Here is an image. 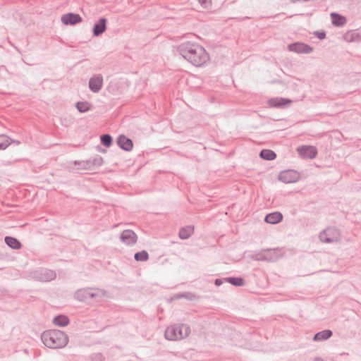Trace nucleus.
I'll use <instances>...</instances> for the list:
<instances>
[{
  "mask_svg": "<svg viewBox=\"0 0 361 361\" xmlns=\"http://www.w3.org/2000/svg\"><path fill=\"white\" fill-rule=\"evenodd\" d=\"M331 22L334 26L342 27L346 23V19L343 16L336 13H331Z\"/></svg>",
  "mask_w": 361,
  "mask_h": 361,
  "instance_id": "18",
  "label": "nucleus"
},
{
  "mask_svg": "<svg viewBox=\"0 0 361 361\" xmlns=\"http://www.w3.org/2000/svg\"><path fill=\"white\" fill-rule=\"evenodd\" d=\"M44 345L49 348L57 349L65 347L68 342V336L60 330H47L41 335Z\"/></svg>",
  "mask_w": 361,
  "mask_h": 361,
  "instance_id": "2",
  "label": "nucleus"
},
{
  "mask_svg": "<svg viewBox=\"0 0 361 361\" xmlns=\"http://www.w3.org/2000/svg\"><path fill=\"white\" fill-rule=\"evenodd\" d=\"M27 278L29 279L40 281L43 283L50 282L56 278V273L47 268H38L27 274Z\"/></svg>",
  "mask_w": 361,
  "mask_h": 361,
  "instance_id": "5",
  "label": "nucleus"
},
{
  "mask_svg": "<svg viewBox=\"0 0 361 361\" xmlns=\"http://www.w3.org/2000/svg\"><path fill=\"white\" fill-rule=\"evenodd\" d=\"M116 142L118 145L125 151H131L133 147V141L123 135H119Z\"/></svg>",
  "mask_w": 361,
  "mask_h": 361,
  "instance_id": "13",
  "label": "nucleus"
},
{
  "mask_svg": "<svg viewBox=\"0 0 361 361\" xmlns=\"http://www.w3.org/2000/svg\"><path fill=\"white\" fill-rule=\"evenodd\" d=\"M224 280L235 286H243L245 284V280L241 277H228Z\"/></svg>",
  "mask_w": 361,
  "mask_h": 361,
  "instance_id": "24",
  "label": "nucleus"
},
{
  "mask_svg": "<svg viewBox=\"0 0 361 361\" xmlns=\"http://www.w3.org/2000/svg\"><path fill=\"white\" fill-rule=\"evenodd\" d=\"M314 361H323V360L320 357H317L314 359Z\"/></svg>",
  "mask_w": 361,
  "mask_h": 361,
  "instance_id": "36",
  "label": "nucleus"
},
{
  "mask_svg": "<svg viewBox=\"0 0 361 361\" xmlns=\"http://www.w3.org/2000/svg\"><path fill=\"white\" fill-rule=\"evenodd\" d=\"M101 143L106 147H109L112 144V137L109 134H104L101 136Z\"/></svg>",
  "mask_w": 361,
  "mask_h": 361,
  "instance_id": "28",
  "label": "nucleus"
},
{
  "mask_svg": "<svg viewBox=\"0 0 361 361\" xmlns=\"http://www.w3.org/2000/svg\"><path fill=\"white\" fill-rule=\"evenodd\" d=\"M106 291L97 288H85L77 290L74 293L75 300L80 302L101 301L105 296Z\"/></svg>",
  "mask_w": 361,
  "mask_h": 361,
  "instance_id": "3",
  "label": "nucleus"
},
{
  "mask_svg": "<svg viewBox=\"0 0 361 361\" xmlns=\"http://www.w3.org/2000/svg\"><path fill=\"white\" fill-rule=\"evenodd\" d=\"M179 54L192 65L200 67L209 61V55L204 47L191 42H183L178 47Z\"/></svg>",
  "mask_w": 361,
  "mask_h": 361,
  "instance_id": "1",
  "label": "nucleus"
},
{
  "mask_svg": "<svg viewBox=\"0 0 361 361\" xmlns=\"http://www.w3.org/2000/svg\"><path fill=\"white\" fill-rule=\"evenodd\" d=\"M134 257L136 261L144 262L147 261L149 259V255L147 252H146L145 250H142L141 252L135 253Z\"/></svg>",
  "mask_w": 361,
  "mask_h": 361,
  "instance_id": "27",
  "label": "nucleus"
},
{
  "mask_svg": "<svg viewBox=\"0 0 361 361\" xmlns=\"http://www.w3.org/2000/svg\"><path fill=\"white\" fill-rule=\"evenodd\" d=\"M103 85V77L101 75H93L89 80V88L93 92H98Z\"/></svg>",
  "mask_w": 361,
  "mask_h": 361,
  "instance_id": "10",
  "label": "nucleus"
},
{
  "mask_svg": "<svg viewBox=\"0 0 361 361\" xmlns=\"http://www.w3.org/2000/svg\"><path fill=\"white\" fill-rule=\"evenodd\" d=\"M106 29V19L105 18H101L99 22L94 24L93 27V35L98 37L101 35Z\"/></svg>",
  "mask_w": 361,
  "mask_h": 361,
  "instance_id": "16",
  "label": "nucleus"
},
{
  "mask_svg": "<svg viewBox=\"0 0 361 361\" xmlns=\"http://www.w3.org/2000/svg\"><path fill=\"white\" fill-rule=\"evenodd\" d=\"M319 240L324 243H333L338 242L341 238L340 231L335 227H328L320 232Z\"/></svg>",
  "mask_w": 361,
  "mask_h": 361,
  "instance_id": "7",
  "label": "nucleus"
},
{
  "mask_svg": "<svg viewBox=\"0 0 361 361\" xmlns=\"http://www.w3.org/2000/svg\"><path fill=\"white\" fill-rule=\"evenodd\" d=\"M279 178L285 183H290L297 181L298 176L291 171H286L280 173Z\"/></svg>",
  "mask_w": 361,
  "mask_h": 361,
  "instance_id": "15",
  "label": "nucleus"
},
{
  "mask_svg": "<svg viewBox=\"0 0 361 361\" xmlns=\"http://www.w3.org/2000/svg\"><path fill=\"white\" fill-rule=\"evenodd\" d=\"M223 280H224V279H216V280H215V284H216V286H220V285H221V284L223 283Z\"/></svg>",
  "mask_w": 361,
  "mask_h": 361,
  "instance_id": "33",
  "label": "nucleus"
},
{
  "mask_svg": "<svg viewBox=\"0 0 361 361\" xmlns=\"http://www.w3.org/2000/svg\"><path fill=\"white\" fill-rule=\"evenodd\" d=\"M53 323L58 326H65L68 324L69 319L65 315H58L53 319Z\"/></svg>",
  "mask_w": 361,
  "mask_h": 361,
  "instance_id": "22",
  "label": "nucleus"
},
{
  "mask_svg": "<svg viewBox=\"0 0 361 361\" xmlns=\"http://www.w3.org/2000/svg\"><path fill=\"white\" fill-rule=\"evenodd\" d=\"M290 103L291 101L290 99L281 97H274L268 100V104L271 107L276 108H283Z\"/></svg>",
  "mask_w": 361,
  "mask_h": 361,
  "instance_id": "14",
  "label": "nucleus"
},
{
  "mask_svg": "<svg viewBox=\"0 0 361 361\" xmlns=\"http://www.w3.org/2000/svg\"><path fill=\"white\" fill-rule=\"evenodd\" d=\"M283 219V215L279 212L268 214L264 219V221L268 224H276L281 222Z\"/></svg>",
  "mask_w": 361,
  "mask_h": 361,
  "instance_id": "17",
  "label": "nucleus"
},
{
  "mask_svg": "<svg viewBox=\"0 0 361 361\" xmlns=\"http://www.w3.org/2000/svg\"><path fill=\"white\" fill-rule=\"evenodd\" d=\"M348 36H349V35H348V34H347V35H346V36H345L346 39H348V40H350V41H351V40L355 39V37H358V34H357V33H354V32H353V33H351V34H350L351 37H350V39H348Z\"/></svg>",
  "mask_w": 361,
  "mask_h": 361,
  "instance_id": "31",
  "label": "nucleus"
},
{
  "mask_svg": "<svg viewBox=\"0 0 361 361\" xmlns=\"http://www.w3.org/2000/svg\"><path fill=\"white\" fill-rule=\"evenodd\" d=\"M120 239L125 245L131 246L136 243L137 236L133 231L125 230L121 233Z\"/></svg>",
  "mask_w": 361,
  "mask_h": 361,
  "instance_id": "9",
  "label": "nucleus"
},
{
  "mask_svg": "<svg viewBox=\"0 0 361 361\" xmlns=\"http://www.w3.org/2000/svg\"><path fill=\"white\" fill-rule=\"evenodd\" d=\"M5 243L8 247L14 250H19L22 246L18 240L11 236H6L5 238Z\"/></svg>",
  "mask_w": 361,
  "mask_h": 361,
  "instance_id": "21",
  "label": "nucleus"
},
{
  "mask_svg": "<svg viewBox=\"0 0 361 361\" xmlns=\"http://www.w3.org/2000/svg\"><path fill=\"white\" fill-rule=\"evenodd\" d=\"M297 150L299 154L304 158L313 159L317 154L316 148L313 146H301Z\"/></svg>",
  "mask_w": 361,
  "mask_h": 361,
  "instance_id": "11",
  "label": "nucleus"
},
{
  "mask_svg": "<svg viewBox=\"0 0 361 361\" xmlns=\"http://www.w3.org/2000/svg\"><path fill=\"white\" fill-rule=\"evenodd\" d=\"M203 8H208L211 4V0H198Z\"/></svg>",
  "mask_w": 361,
  "mask_h": 361,
  "instance_id": "30",
  "label": "nucleus"
},
{
  "mask_svg": "<svg viewBox=\"0 0 361 361\" xmlns=\"http://www.w3.org/2000/svg\"><path fill=\"white\" fill-rule=\"evenodd\" d=\"M190 333V327L186 324H175L168 326L164 336L167 340L178 341L186 338Z\"/></svg>",
  "mask_w": 361,
  "mask_h": 361,
  "instance_id": "4",
  "label": "nucleus"
},
{
  "mask_svg": "<svg viewBox=\"0 0 361 361\" xmlns=\"http://www.w3.org/2000/svg\"><path fill=\"white\" fill-rule=\"evenodd\" d=\"M61 21L65 25H75L82 21L79 14L69 13L61 16Z\"/></svg>",
  "mask_w": 361,
  "mask_h": 361,
  "instance_id": "12",
  "label": "nucleus"
},
{
  "mask_svg": "<svg viewBox=\"0 0 361 361\" xmlns=\"http://www.w3.org/2000/svg\"><path fill=\"white\" fill-rule=\"evenodd\" d=\"M12 143V139L5 135H0V150L5 149Z\"/></svg>",
  "mask_w": 361,
  "mask_h": 361,
  "instance_id": "26",
  "label": "nucleus"
},
{
  "mask_svg": "<svg viewBox=\"0 0 361 361\" xmlns=\"http://www.w3.org/2000/svg\"><path fill=\"white\" fill-rule=\"evenodd\" d=\"M281 256V250L279 249H267L260 252L253 253L250 258L255 261L274 262Z\"/></svg>",
  "mask_w": 361,
  "mask_h": 361,
  "instance_id": "6",
  "label": "nucleus"
},
{
  "mask_svg": "<svg viewBox=\"0 0 361 361\" xmlns=\"http://www.w3.org/2000/svg\"><path fill=\"white\" fill-rule=\"evenodd\" d=\"M193 232L194 227L191 226H187L180 229L178 235L180 239L185 240L189 238Z\"/></svg>",
  "mask_w": 361,
  "mask_h": 361,
  "instance_id": "20",
  "label": "nucleus"
},
{
  "mask_svg": "<svg viewBox=\"0 0 361 361\" xmlns=\"http://www.w3.org/2000/svg\"><path fill=\"white\" fill-rule=\"evenodd\" d=\"M259 156L265 160H273L276 157L275 152L271 149H262L259 153Z\"/></svg>",
  "mask_w": 361,
  "mask_h": 361,
  "instance_id": "23",
  "label": "nucleus"
},
{
  "mask_svg": "<svg viewBox=\"0 0 361 361\" xmlns=\"http://www.w3.org/2000/svg\"><path fill=\"white\" fill-rule=\"evenodd\" d=\"M94 163L99 165H101L102 163V158L101 157H99L96 159H94Z\"/></svg>",
  "mask_w": 361,
  "mask_h": 361,
  "instance_id": "32",
  "label": "nucleus"
},
{
  "mask_svg": "<svg viewBox=\"0 0 361 361\" xmlns=\"http://www.w3.org/2000/svg\"><path fill=\"white\" fill-rule=\"evenodd\" d=\"M326 35H325V32H319L317 34V37L320 39H322L325 37Z\"/></svg>",
  "mask_w": 361,
  "mask_h": 361,
  "instance_id": "34",
  "label": "nucleus"
},
{
  "mask_svg": "<svg viewBox=\"0 0 361 361\" xmlns=\"http://www.w3.org/2000/svg\"><path fill=\"white\" fill-rule=\"evenodd\" d=\"M288 49L290 51L295 52L297 54H310L313 51V48L312 47L302 42L290 44L288 46Z\"/></svg>",
  "mask_w": 361,
  "mask_h": 361,
  "instance_id": "8",
  "label": "nucleus"
},
{
  "mask_svg": "<svg viewBox=\"0 0 361 361\" xmlns=\"http://www.w3.org/2000/svg\"><path fill=\"white\" fill-rule=\"evenodd\" d=\"M187 298L189 300H192L195 298V295L192 293H183V294H178L175 296L176 299H179V298Z\"/></svg>",
  "mask_w": 361,
  "mask_h": 361,
  "instance_id": "29",
  "label": "nucleus"
},
{
  "mask_svg": "<svg viewBox=\"0 0 361 361\" xmlns=\"http://www.w3.org/2000/svg\"><path fill=\"white\" fill-rule=\"evenodd\" d=\"M12 143H15L16 145H19L20 143V142L18 140H12Z\"/></svg>",
  "mask_w": 361,
  "mask_h": 361,
  "instance_id": "35",
  "label": "nucleus"
},
{
  "mask_svg": "<svg viewBox=\"0 0 361 361\" xmlns=\"http://www.w3.org/2000/svg\"><path fill=\"white\" fill-rule=\"evenodd\" d=\"M333 333L331 330H323L317 333L314 337L313 341H322L329 338L332 336Z\"/></svg>",
  "mask_w": 361,
  "mask_h": 361,
  "instance_id": "19",
  "label": "nucleus"
},
{
  "mask_svg": "<svg viewBox=\"0 0 361 361\" xmlns=\"http://www.w3.org/2000/svg\"><path fill=\"white\" fill-rule=\"evenodd\" d=\"M75 106L79 112L85 113L90 109L91 104L88 102H78L76 103Z\"/></svg>",
  "mask_w": 361,
  "mask_h": 361,
  "instance_id": "25",
  "label": "nucleus"
}]
</instances>
